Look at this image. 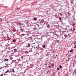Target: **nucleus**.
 Here are the masks:
<instances>
[{
  "instance_id": "f257e3e1",
  "label": "nucleus",
  "mask_w": 76,
  "mask_h": 76,
  "mask_svg": "<svg viewBox=\"0 0 76 76\" xmlns=\"http://www.w3.org/2000/svg\"><path fill=\"white\" fill-rule=\"evenodd\" d=\"M18 25L19 26H20L21 28H24L25 26L24 23H18Z\"/></svg>"
},
{
  "instance_id": "f03ea898",
  "label": "nucleus",
  "mask_w": 76,
  "mask_h": 76,
  "mask_svg": "<svg viewBox=\"0 0 76 76\" xmlns=\"http://www.w3.org/2000/svg\"><path fill=\"white\" fill-rule=\"evenodd\" d=\"M26 28L25 27H20V32H25L26 31Z\"/></svg>"
},
{
  "instance_id": "7ed1b4c3",
  "label": "nucleus",
  "mask_w": 76,
  "mask_h": 76,
  "mask_svg": "<svg viewBox=\"0 0 76 76\" xmlns=\"http://www.w3.org/2000/svg\"><path fill=\"white\" fill-rule=\"evenodd\" d=\"M65 15H66V16H70V15H71V14L70 13L67 12L65 13Z\"/></svg>"
},
{
  "instance_id": "20e7f679",
  "label": "nucleus",
  "mask_w": 76,
  "mask_h": 76,
  "mask_svg": "<svg viewBox=\"0 0 76 76\" xmlns=\"http://www.w3.org/2000/svg\"><path fill=\"white\" fill-rule=\"evenodd\" d=\"M33 44H35V43H28V45H27V47H31V45Z\"/></svg>"
},
{
  "instance_id": "39448f33",
  "label": "nucleus",
  "mask_w": 76,
  "mask_h": 76,
  "mask_svg": "<svg viewBox=\"0 0 76 76\" xmlns=\"http://www.w3.org/2000/svg\"><path fill=\"white\" fill-rule=\"evenodd\" d=\"M71 22H76V19H75V18H71Z\"/></svg>"
},
{
  "instance_id": "423d86ee",
  "label": "nucleus",
  "mask_w": 76,
  "mask_h": 76,
  "mask_svg": "<svg viewBox=\"0 0 76 76\" xmlns=\"http://www.w3.org/2000/svg\"><path fill=\"white\" fill-rule=\"evenodd\" d=\"M25 34H24L23 33L21 34H20L19 36L20 37V38L22 37H23V36H24Z\"/></svg>"
},
{
  "instance_id": "0eeeda50",
  "label": "nucleus",
  "mask_w": 76,
  "mask_h": 76,
  "mask_svg": "<svg viewBox=\"0 0 76 76\" xmlns=\"http://www.w3.org/2000/svg\"><path fill=\"white\" fill-rule=\"evenodd\" d=\"M62 30L63 31L62 32H66V28H63L62 29Z\"/></svg>"
},
{
  "instance_id": "6e6552de",
  "label": "nucleus",
  "mask_w": 76,
  "mask_h": 76,
  "mask_svg": "<svg viewBox=\"0 0 76 76\" xmlns=\"http://www.w3.org/2000/svg\"><path fill=\"white\" fill-rule=\"evenodd\" d=\"M30 68H32V67H34V64H31L30 65Z\"/></svg>"
},
{
  "instance_id": "1a4fd4ad",
  "label": "nucleus",
  "mask_w": 76,
  "mask_h": 76,
  "mask_svg": "<svg viewBox=\"0 0 76 76\" xmlns=\"http://www.w3.org/2000/svg\"><path fill=\"white\" fill-rule=\"evenodd\" d=\"M75 28H74V27H73V28H71V31H72V32H74V31H75Z\"/></svg>"
},
{
  "instance_id": "9d476101",
  "label": "nucleus",
  "mask_w": 76,
  "mask_h": 76,
  "mask_svg": "<svg viewBox=\"0 0 76 76\" xmlns=\"http://www.w3.org/2000/svg\"><path fill=\"white\" fill-rule=\"evenodd\" d=\"M26 55H25L24 56H22L21 57V58L22 59L23 58H24L25 57H26Z\"/></svg>"
},
{
  "instance_id": "9b49d317",
  "label": "nucleus",
  "mask_w": 76,
  "mask_h": 76,
  "mask_svg": "<svg viewBox=\"0 0 76 76\" xmlns=\"http://www.w3.org/2000/svg\"><path fill=\"white\" fill-rule=\"evenodd\" d=\"M14 51L13 52V53H15L16 52L17 50H18V49H17L15 48V49H14Z\"/></svg>"
},
{
  "instance_id": "f8f14e48",
  "label": "nucleus",
  "mask_w": 76,
  "mask_h": 76,
  "mask_svg": "<svg viewBox=\"0 0 76 76\" xmlns=\"http://www.w3.org/2000/svg\"><path fill=\"white\" fill-rule=\"evenodd\" d=\"M0 76H5V74H4L2 73V74L0 75Z\"/></svg>"
},
{
  "instance_id": "ddd939ff",
  "label": "nucleus",
  "mask_w": 76,
  "mask_h": 76,
  "mask_svg": "<svg viewBox=\"0 0 76 76\" xmlns=\"http://www.w3.org/2000/svg\"><path fill=\"white\" fill-rule=\"evenodd\" d=\"M42 47H43V48H45V47H46V45H42Z\"/></svg>"
},
{
  "instance_id": "4468645a",
  "label": "nucleus",
  "mask_w": 76,
  "mask_h": 76,
  "mask_svg": "<svg viewBox=\"0 0 76 76\" xmlns=\"http://www.w3.org/2000/svg\"><path fill=\"white\" fill-rule=\"evenodd\" d=\"M69 17H70L69 16H66L65 18L66 19H69Z\"/></svg>"
},
{
  "instance_id": "2eb2a0df",
  "label": "nucleus",
  "mask_w": 76,
  "mask_h": 76,
  "mask_svg": "<svg viewBox=\"0 0 76 76\" xmlns=\"http://www.w3.org/2000/svg\"><path fill=\"white\" fill-rule=\"evenodd\" d=\"M44 20H42V21L41 22V23H45V21H44Z\"/></svg>"
},
{
  "instance_id": "dca6fc26",
  "label": "nucleus",
  "mask_w": 76,
  "mask_h": 76,
  "mask_svg": "<svg viewBox=\"0 0 76 76\" xmlns=\"http://www.w3.org/2000/svg\"><path fill=\"white\" fill-rule=\"evenodd\" d=\"M46 27L48 28H50V25L48 24V26H47Z\"/></svg>"
},
{
  "instance_id": "f3484780",
  "label": "nucleus",
  "mask_w": 76,
  "mask_h": 76,
  "mask_svg": "<svg viewBox=\"0 0 76 76\" xmlns=\"http://www.w3.org/2000/svg\"><path fill=\"white\" fill-rule=\"evenodd\" d=\"M39 45H38L37 46H36V48H37L38 49H39Z\"/></svg>"
},
{
  "instance_id": "a211bd4d",
  "label": "nucleus",
  "mask_w": 76,
  "mask_h": 76,
  "mask_svg": "<svg viewBox=\"0 0 76 76\" xmlns=\"http://www.w3.org/2000/svg\"><path fill=\"white\" fill-rule=\"evenodd\" d=\"M34 20H37V18H33Z\"/></svg>"
},
{
  "instance_id": "6ab92c4d",
  "label": "nucleus",
  "mask_w": 76,
  "mask_h": 76,
  "mask_svg": "<svg viewBox=\"0 0 76 76\" xmlns=\"http://www.w3.org/2000/svg\"><path fill=\"white\" fill-rule=\"evenodd\" d=\"M26 25L27 27H29V25H28V23H26Z\"/></svg>"
},
{
  "instance_id": "aec40b11",
  "label": "nucleus",
  "mask_w": 76,
  "mask_h": 76,
  "mask_svg": "<svg viewBox=\"0 0 76 76\" xmlns=\"http://www.w3.org/2000/svg\"><path fill=\"white\" fill-rule=\"evenodd\" d=\"M73 49L71 50H69V52L71 53V52H73Z\"/></svg>"
},
{
  "instance_id": "412c9836",
  "label": "nucleus",
  "mask_w": 76,
  "mask_h": 76,
  "mask_svg": "<svg viewBox=\"0 0 76 76\" xmlns=\"http://www.w3.org/2000/svg\"><path fill=\"white\" fill-rule=\"evenodd\" d=\"M14 68H15V67H13L12 69V72H15V70H14Z\"/></svg>"
},
{
  "instance_id": "4be33fe9",
  "label": "nucleus",
  "mask_w": 76,
  "mask_h": 76,
  "mask_svg": "<svg viewBox=\"0 0 76 76\" xmlns=\"http://www.w3.org/2000/svg\"><path fill=\"white\" fill-rule=\"evenodd\" d=\"M15 61H16L14 60L13 61H12V62H11V63H14V62H15Z\"/></svg>"
},
{
  "instance_id": "5701e85b",
  "label": "nucleus",
  "mask_w": 76,
  "mask_h": 76,
  "mask_svg": "<svg viewBox=\"0 0 76 76\" xmlns=\"http://www.w3.org/2000/svg\"><path fill=\"white\" fill-rule=\"evenodd\" d=\"M7 39L8 41H9V40H10V39H11V38H10V37H8L7 38Z\"/></svg>"
},
{
  "instance_id": "b1692460",
  "label": "nucleus",
  "mask_w": 76,
  "mask_h": 76,
  "mask_svg": "<svg viewBox=\"0 0 76 76\" xmlns=\"http://www.w3.org/2000/svg\"><path fill=\"white\" fill-rule=\"evenodd\" d=\"M75 72V74H76V69H75V70L74 71Z\"/></svg>"
},
{
  "instance_id": "393cba45",
  "label": "nucleus",
  "mask_w": 76,
  "mask_h": 76,
  "mask_svg": "<svg viewBox=\"0 0 76 76\" xmlns=\"http://www.w3.org/2000/svg\"><path fill=\"white\" fill-rule=\"evenodd\" d=\"M24 22H26V23H28V21L26 20H25V21H24Z\"/></svg>"
},
{
  "instance_id": "a878e982",
  "label": "nucleus",
  "mask_w": 76,
  "mask_h": 76,
  "mask_svg": "<svg viewBox=\"0 0 76 76\" xmlns=\"http://www.w3.org/2000/svg\"><path fill=\"white\" fill-rule=\"evenodd\" d=\"M12 41L13 42H16V39H13Z\"/></svg>"
},
{
  "instance_id": "bb28decb",
  "label": "nucleus",
  "mask_w": 76,
  "mask_h": 76,
  "mask_svg": "<svg viewBox=\"0 0 76 76\" xmlns=\"http://www.w3.org/2000/svg\"><path fill=\"white\" fill-rule=\"evenodd\" d=\"M68 20H69L68 22L69 23H72V21H70L68 19Z\"/></svg>"
},
{
  "instance_id": "cd10ccee",
  "label": "nucleus",
  "mask_w": 76,
  "mask_h": 76,
  "mask_svg": "<svg viewBox=\"0 0 76 76\" xmlns=\"http://www.w3.org/2000/svg\"><path fill=\"white\" fill-rule=\"evenodd\" d=\"M68 36H69V37H71V35H70V34H68Z\"/></svg>"
},
{
  "instance_id": "c85d7f7f",
  "label": "nucleus",
  "mask_w": 76,
  "mask_h": 76,
  "mask_svg": "<svg viewBox=\"0 0 76 76\" xmlns=\"http://www.w3.org/2000/svg\"><path fill=\"white\" fill-rule=\"evenodd\" d=\"M57 69L58 70H60V68H57Z\"/></svg>"
},
{
  "instance_id": "c756f323",
  "label": "nucleus",
  "mask_w": 76,
  "mask_h": 76,
  "mask_svg": "<svg viewBox=\"0 0 76 76\" xmlns=\"http://www.w3.org/2000/svg\"><path fill=\"white\" fill-rule=\"evenodd\" d=\"M72 26H75V24L73 23L72 24Z\"/></svg>"
},
{
  "instance_id": "7c9ffc66",
  "label": "nucleus",
  "mask_w": 76,
  "mask_h": 76,
  "mask_svg": "<svg viewBox=\"0 0 76 76\" xmlns=\"http://www.w3.org/2000/svg\"><path fill=\"white\" fill-rule=\"evenodd\" d=\"M59 67V68H61V69H62V66H61V65H60Z\"/></svg>"
},
{
  "instance_id": "2f4dec72",
  "label": "nucleus",
  "mask_w": 76,
  "mask_h": 76,
  "mask_svg": "<svg viewBox=\"0 0 76 76\" xmlns=\"http://www.w3.org/2000/svg\"><path fill=\"white\" fill-rule=\"evenodd\" d=\"M30 40L31 41V42H32L33 41H32V39L31 38Z\"/></svg>"
},
{
  "instance_id": "473e14b6",
  "label": "nucleus",
  "mask_w": 76,
  "mask_h": 76,
  "mask_svg": "<svg viewBox=\"0 0 76 76\" xmlns=\"http://www.w3.org/2000/svg\"><path fill=\"white\" fill-rule=\"evenodd\" d=\"M67 34H65L64 35V36H65V37H67Z\"/></svg>"
},
{
  "instance_id": "72a5a7b5",
  "label": "nucleus",
  "mask_w": 76,
  "mask_h": 76,
  "mask_svg": "<svg viewBox=\"0 0 76 76\" xmlns=\"http://www.w3.org/2000/svg\"><path fill=\"white\" fill-rule=\"evenodd\" d=\"M66 24H65V23H62V25H66Z\"/></svg>"
},
{
  "instance_id": "f704fd0d",
  "label": "nucleus",
  "mask_w": 76,
  "mask_h": 76,
  "mask_svg": "<svg viewBox=\"0 0 76 76\" xmlns=\"http://www.w3.org/2000/svg\"><path fill=\"white\" fill-rule=\"evenodd\" d=\"M59 19L60 20H61V17H59Z\"/></svg>"
},
{
  "instance_id": "c9c22d12",
  "label": "nucleus",
  "mask_w": 76,
  "mask_h": 76,
  "mask_svg": "<svg viewBox=\"0 0 76 76\" xmlns=\"http://www.w3.org/2000/svg\"><path fill=\"white\" fill-rule=\"evenodd\" d=\"M16 9H17V10H20V8H17Z\"/></svg>"
},
{
  "instance_id": "e433bc0d",
  "label": "nucleus",
  "mask_w": 76,
  "mask_h": 76,
  "mask_svg": "<svg viewBox=\"0 0 76 76\" xmlns=\"http://www.w3.org/2000/svg\"><path fill=\"white\" fill-rule=\"evenodd\" d=\"M14 56H15V57H18V56L17 55H15Z\"/></svg>"
},
{
  "instance_id": "4c0bfd02",
  "label": "nucleus",
  "mask_w": 76,
  "mask_h": 76,
  "mask_svg": "<svg viewBox=\"0 0 76 76\" xmlns=\"http://www.w3.org/2000/svg\"><path fill=\"white\" fill-rule=\"evenodd\" d=\"M33 29L34 30H35V29H37V28L35 27V28H33Z\"/></svg>"
},
{
  "instance_id": "58836bf2",
  "label": "nucleus",
  "mask_w": 76,
  "mask_h": 76,
  "mask_svg": "<svg viewBox=\"0 0 76 76\" xmlns=\"http://www.w3.org/2000/svg\"><path fill=\"white\" fill-rule=\"evenodd\" d=\"M51 66L52 67H53V66H54V64H52L51 65Z\"/></svg>"
},
{
  "instance_id": "ea45409f",
  "label": "nucleus",
  "mask_w": 76,
  "mask_h": 76,
  "mask_svg": "<svg viewBox=\"0 0 76 76\" xmlns=\"http://www.w3.org/2000/svg\"><path fill=\"white\" fill-rule=\"evenodd\" d=\"M59 14L61 16H62V15H63L62 13H60Z\"/></svg>"
},
{
  "instance_id": "a19ab883",
  "label": "nucleus",
  "mask_w": 76,
  "mask_h": 76,
  "mask_svg": "<svg viewBox=\"0 0 76 76\" xmlns=\"http://www.w3.org/2000/svg\"><path fill=\"white\" fill-rule=\"evenodd\" d=\"M48 71H49V70H48V71H46V73H48Z\"/></svg>"
},
{
  "instance_id": "79ce46f5",
  "label": "nucleus",
  "mask_w": 76,
  "mask_h": 76,
  "mask_svg": "<svg viewBox=\"0 0 76 76\" xmlns=\"http://www.w3.org/2000/svg\"><path fill=\"white\" fill-rule=\"evenodd\" d=\"M9 72V71L7 70V71L5 72L4 73H7V72Z\"/></svg>"
},
{
  "instance_id": "37998d69",
  "label": "nucleus",
  "mask_w": 76,
  "mask_h": 76,
  "mask_svg": "<svg viewBox=\"0 0 76 76\" xmlns=\"http://www.w3.org/2000/svg\"><path fill=\"white\" fill-rule=\"evenodd\" d=\"M70 2L71 3V4H73V2H72V1H71Z\"/></svg>"
},
{
  "instance_id": "c03bdc74",
  "label": "nucleus",
  "mask_w": 76,
  "mask_h": 76,
  "mask_svg": "<svg viewBox=\"0 0 76 76\" xmlns=\"http://www.w3.org/2000/svg\"><path fill=\"white\" fill-rule=\"evenodd\" d=\"M40 50H43V49H42V48H41Z\"/></svg>"
},
{
  "instance_id": "a18cd8bd",
  "label": "nucleus",
  "mask_w": 76,
  "mask_h": 76,
  "mask_svg": "<svg viewBox=\"0 0 76 76\" xmlns=\"http://www.w3.org/2000/svg\"><path fill=\"white\" fill-rule=\"evenodd\" d=\"M10 60H12V59H13V58H10L9 59Z\"/></svg>"
},
{
  "instance_id": "49530a36",
  "label": "nucleus",
  "mask_w": 76,
  "mask_h": 76,
  "mask_svg": "<svg viewBox=\"0 0 76 76\" xmlns=\"http://www.w3.org/2000/svg\"><path fill=\"white\" fill-rule=\"evenodd\" d=\"M74 73H75V72L74 71L73 73L72 74V75H73V74H74Z\"/></svg>"
},
{
  "instance_id": "de8ad7c7",
  "label": "nucleus",
  "mask_w": 76,
  "mask_h": 76,
  "mask_svg": "<svg viewBox=\"0 0 76 76\" xmlns=\"http://www.w3.org/2000/svg\"><path fill=\"white\" fill-rule=\"evenodd\" d=\"M49 67L50 68H51V66H49Z\"/></svg>"
},
{
  "instance_id": "09e8293b",
  "label": "nucleus",
  "mask_w": 76,
  "mask_h": 76,
  "mask_svg": "<svg viewBox=\"0 0 76 76\" xmlns=\"http://www.w3.org/2000/svg\"><path fill=\"white\" fill-rule=\"evenodd\" d=\"M74 48H76V46H75L74 47Z\"/></svg>"
},
{
  "instance_id": "8fccbe9b",
  "label": "nucleus",
  "mask_w": 76,
  "mask_h": 76,
  "mask_svg": "<svg viewBox=\"0 0 76 76\" xmlns=\"http://www.w3.org/2000/svg\"><path fill=\"white\" fill-rule=\"evenodd\" d=\"M75 42H74V44L75 45V44H75Z\"/></svg>"
},
{
  "instance_id": "3c124183",
  "label": "nucleus",
  "mask_w": 76,
  "mask_h": 76,
  "mask_svg": "<svg viewBox=\"0 0 76 76\" xmlns=\"http://www.w3.org/2000/svg\"><path fill=\"white\" fill-rule=\"evenodd\" d=\"M13 31L14 32H15V30H13Z\"/></svg>"
},
{
  "instance_id": "603ef678",
  "label": "nucleus",
  "mask_w": 76,
  "mask_h": 76,
  "mask_svg": "<svg viewBox=\"0 0 76 76\" xmlns=\"http://www.w3.org/2000/svg\"><path fill=\"white\" fill-rule=\"evenodd\" d=\"M29 38H31V37H28V39H29Z\"/></svg>"
},
{
  "instance_id": "864d4df0",
  "label": "nucleus",
  "mask_w": 76,
  "mask_h": 76,
  "mask_svg": "<svg viewBox=\"0 0 76 76\" xmlns=\"http://www.w3.org/2000/svg\"><path fill=\"white\" fill-rule=\"evenodd\" d=\"M57 41H58V42H59V41H60V40H57Z\"/></svg>"
},
{
  "instance_id": "5fc2aeb1",
  "label": "nucleus",
  "mask_w": 76,
  "mask_h": 76,
  "mask_svg": "<svg viewBox=\"0 0 76 76\" xmlns=\"http://www.w3.org/2000/svg\"><path fill=\"white\" fill-rule=\"evenodd\" d=\"M7 23H9V21H7Z\"/></svg>"
},
{
  "instance_id": "6e6d98bb",
  "label": "nucleus",
  "mask_w": 76,
  "mask_h": 76,
  "mask_svg": "<svg viewBox=\"0 0 76 76\" xmlns=\"http://www.w3.org/2000/svg\"><path fill=\"white\" fill-rule=\"evenodd\" d=\"M33 48H35V47H33Z\"/></svg>"
},
{
  "instance_id": "4d7b16f0",
  "label": "nucleus",
  "mask_w": 76,
  "mask_h": 76,
  "mask_svg": "<svg viewBox=\"0 0 76 76\" xmlns=\"http://www.w3.org/2000/svg\"><path fill=\"white\" fill-rule=\"evenodd\" d=\"M54 23H56V21H54Z\"/></svg>"
},
{
  "instance_id": "13d9d810",
  "label": "nucleus",
  "mask_w": 76,
  "mask_h": 76,
  "mask_svg": "<svg viewBox=\"0 0 76 76\" xmlns=\"http://www.w3.org/2000/svg\"><path fill=\"white\" fill-rule=\"evenodd\" d=\"M75 46H76V44H75Z\"/></svg>"
},
{
  "instance_id": "bf43d9fd",
  "label": "nucleus",
  "mask_w": 76,
  "mask_h": 76,
  "mask_svg": "<svg viewBox=\"0 0 76 76\" xmlns=\"http://www.w3.org/2000/svg\"><path fill=\"white\" fill-rule=\"evenodd\" d=\"M4 19H6V17H5L4 18Z\"/></svg>"
},
{
  "instance_id": "052dcab7",
  "label": "nucleus",
  "mask_w": 76,
  "mask_h": 76,
  "mask_svg": "<svg viewBox=\"0 0 76 76\" xmlns=\"http://www.w3.org/2000/svg\"><path fill=\"white\" fill-rule=\"evenodd\" d=\"M10 27L11 28H12L13 27L12 26H11Z\"/></svg>"
},
{
  "instance_id": "680f3d73",
  "label": "nucleus",
  "mask_w": 76,
  "mask_h": 76,
  "mask_svg": "<svg viewBox=\"0 0 76 76\" xmlns=\"http://www.w3.org/2000/svg\"><path fill=\"white\" fill-rule=\"evenodd\" d=\"M7 38H9V36H8L7 37Z\"/></svg>"
},
{
  "instance_id": "e2e57ef3",
  "label": "nucleus",
  "mask_w": 76,
  "mask_h": 76,
  "mask_svg": "<svg viewBox=\"0 0 76 76\" xmlns=\"http://www.w3.org/2000/svg\"><path fill=\"white\" fill-rule=\"evenodd\" d=\"M75 39H76V37L75 38Z\"/></svg>"
},
{
  "instance_id": "0e129e2a",
  "label": "nucleus",
  "mask_w": 76,
  "mask_h": 76,
  "mask_svg": "<svg viewBox=\"0 0 76 76\" xmlns=\"http://www.w3.org/2000/svg\"><path fill=\"white\" fill-rule=\"evenodd\" d=\"M4 67H7V66H4Z\"/></svg>"
},
{
  "instance_id": "69168bd1",
  "label": "nucleus",
  "mask_w": 76,
  "mask_h": 76,
  "mask_svg": "<svg viewBox=\"0 0 76 76\" xmlns=\"http://www.w3.org/2000/svg\"><path fill=\"white\" fill-rule=\"evenodd\" d=\"M7 67H9V66H7Z\"/></svg>"
},
{
  "instance_id": "338daca9",
  "label": "nucleus",
  "mask_w": 76,
  "mask_h": 76,
  "mask_svg": "<svg viewBox=\"0 0 76 76\" xmlns=\"http://www.w3.org/2000/svg\"><path fill=\"white\" fill-rule=\"evenodd\" d=\"M18 60H20V58H19V59H18Z\"/></svg>"
},
{
  "instance_id": "774afa93",
  "label": "nucleus",
  "mask_w": 76,
  "mask_h": 76,
  "mask_svg": "<svg viewBox=\"0 0 76 76\" xmlns=\"http://www.w3.org/2000/svg\"><path fill=\"white\" fill-rule=\"evenodd\" d=\"M75 43L76 44V42H75Z\"/></svg>"
}]
</instances>
